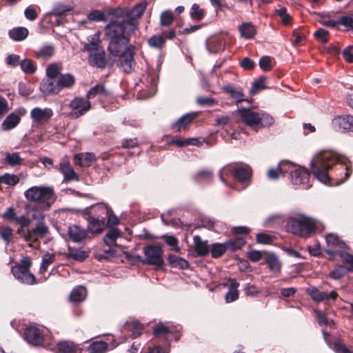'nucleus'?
<instances>
[{
    "label": "nucleus",
    "instance_id": "obj_1",
    "mask_svg": "<svg viewBox=\"0 0 353 353\" xmlns=\"http://www.w3.org/2000/svg\"><path fill=\"white\" fill-rule=\"evenodd\" d=\"M119 21L111 19L105 28V35L109 39L108 50L114 57L122 54L125 51L133 48L125 35V27L119 23Z\"/></svg>",
    "mask_w": 353,
    "mask_h": 353
},
{
    "label": "nucleus",
    "instance_id": "obj_2",
    "mask_svg": "<svg viewBox=\"0 0 353 353\" xmlns=\"http://www.w3.org/2000/svg\"><path fill=\"white\" fill-rule=\"evenodd\" d=\"M345 163L338 155L332 151H321L311 160L310 167L314 176L321 182L329 181L328 169L336 163Z\"/></svg>",
    "mask_w": 353,
    "mask_h": 353
},
{
    "label": "nucleus",
    "instance_id": "obj_3",
    "mask_svg": "<svg viewBox=\"0 0 353 353\" xmlns=\"http://www.w3.org/2000/svg\"><path fill=\"white\" fill-rule=\"evenodd\" d=\"M233 115L238 117L237 121L243 122L255 130L270 126L274 123V119L270 114L251 109H239Z\"/></svg>",
    "mask_w": 353,
    "mask_h": 353
},
{
    "label": "nucleus",
    "instance_id": "obj_4",
    "mask_svg": "<svg viewBox=\"0 0 353 353\" xmlns=\"http://www.w3.org/2000/svg\"><path fill=\"white\" fill-rule=\"evenodd\" d=\"M24 196L30 202L42 205L45 209H49L57 199L51 186H32L25 191Z\"/></svg>",
    "mask_w": 353,
    "mask_h": 353
},
{
    "label": "nucleus",
    "instance_id": "obj_5",
    "mask_svg": "<svg viewBox=\"0 0 353 353\" xmlns=\"http://www.w3.org/2000/svg\"><path fill=\"white\" fill-rule=\"evenodd\" d=\"M287 230L299 236L307 237L314 232L316 223L311 218L300 215L290 219L287 223Z\"/></svg>",
    "mask_w": 353,
    "mask_h": 353
},
{
    "label": "nucleus",
    "instance_id": "obj_6",
    "mask_svg": "<svg viewBox=\"0 0 353 353\" xmlns=\"http://www.w3.org/2000/svg\"><path fill=\"white\" fill-rule=\"evenodd\" d=\"M147 3L141 2L138 3L133 9L128 10L126 9H118L114 12V18L112 20L119 21L126 28L127 26L131 27L130 30L133 31L136 27L134 21L140 18L146 9Z\"/></svg>",
    "mask_w": 353,
    "mask_h": 353
},
{
    "label": "nucleus",
    "instance_id": "obj_7",
    "mask_svg": "<svg viewBox=\"0 0 353 353\" xmlns=\"http://www.w3.org/2000/svg\"><path fill=\"white\" fill-rule=\"evenodd\" d=\"M1 216L7 221L14 222L21 228H27L30 226L32 219L36 221L37 223L43 222L46 216L42 211L37 210L32 214V219H30L24 214L18 215L13 207H9L3 213Z\"/></svg>",
    "mask_w": 353,
    "mask_h": 353
},
{
    "label": "nucleus",
    "instance_id": "obj_8",
    "mask_svg": "<svg viewBox=\"0 0 353 353\" xmlns=\"http://www.w3.org/2000/svg\"><path fill=\"white\" fill-rule=\"evenodd\" d=\"M22 238L28 243V245L33 248H38L40 245L39 239L43 238L49 233V229L44 222L37 223L36 226L27 230L19 231Z\"/></svg>",
    "mask_w": 353,
    "mask_h": 353
},
{
    "label": "nucleus",
    "instance_id": "obj_9",
    "mask_svg": "<svg viewBox=\"0 0 353 353\" xmlns=\"http://www.w3.org/2000/svg\"><path fill=\"white\" fill-rule=\"evenodd\" d=\"M32 261L29 257H24L19 265L12 268V273L14 278L21 283L32 285L35 283L34 275L30 272Z\"/></svg>",
    "mask_w": 353,
    "mask_h": 353
},
{
    "label": "nucleus",
    "instance_id": "obj_10",
    "mask_svg": "<svg viewBox=\"0 0 353 353\" xmlns=\"http://www.w3.org/2000/svg\"><path fill=\"white\" fill-rule=\"evenodd\" d=\"M251 174L252 170L249 166L236 167L227 165L220 171V178L224 182V176L231 174L235 180L243 183L250 179Z\"/></svg>",
    "mask_w": 353,
    "mask_h": 353
},
{
    "label": "nucleus",
    "instance_id": "obj_11",
    "mask_svg": "<svg viewBox=\"0 0 353 353\" xmlns=\"http://www.w3.org/2000/svg\"><path fill=\"white\" fill-rule=\"evenodd\" d=\"M143 264L155 265L157 268L163 265V250L161 247L153 245L145 246L143 248Z\"/></svg>",
    "mask_w": 353,
    "mask_h": 353
},
{
    "label": "nucleus",
    "instance_id": "obj_12",
    "mask_svg": "<svg viewBox=\"0 0 353 353\" xmlns=\"http://www.w3.org/2000/svg\"><path fill=\"white\" fill-rule=\"evenodd\" d=\"M291 174L292 182L296 185H303L305 188L311 186L310 184V174L302 167H297L292 164V167H288Z\"/></svg>",
    "mask_w": 353,
    "mask_h": 353
},
{
    "label": "nucleus",
    "instance_id": "obj_13",
    "mask_svg": "<svg viewBox=\"0 0 353 353\" xmlns=\"http://www.w3.org/2000/svg\"><path fill=\"white\" fill-rule=\"evenodd\" d=\"M53 116V111L50 108L36 107L32 109L30 117L32 122L36 125H41L50 121Z\"/></svg>",
    "mask_w": 353,
    "mask_h": 353
},
{
    "label": "nucleus",
    "instance_id": "obj_14",
    "mask_svg": "<svg viewBox=\"0 0 353 353\" xmlns=\"http://www.w3.org/2000/svg\"><path fill=\"white\" fill-rule=\"evenodd\" d=\"M70 107L71 108L70 117L77 119L88 112L91 108V104L89 101L85 100L82 97H76L70 101Z\"/></svg>",
    "mask_w": 353,
    "mask_h": 353
},
{
    "label": "nucleus",
    "instance_id": "obj_15",
    "mask_svg": "<svg viewBox=\"0 0 353 353\" xmlns=\"http://www.w3.org/2000/svg\"><path fill=\"white\" fill-rule=\"evenodd\" d=\"M307 294L310 296L312 300L316 303H320L325 301L335 300L338 296L337 293L335 291L330 292H321L316 287H309L307 289Z\"/></svg>",
    "mask_w": 353,
    "mask_h": 353
},
{
    "label": "nucleus",
    "instance_id": "obj_16",
    "mask_svg": "<svg viewBox=\"0 0 353 353\" xmlns=\"http://www.w3.org/2000/svg\"><path fill=\"white\" fill-rule=\"evenodd\" d=\"M26 112V109L22 108L9 114L2 123V128L9 130L15 128L20 122L21 116L25 115Z\"/></svg>",
    "mask_w": 353,
    "mask_h": 353
},
{
    "label": "nucleus",
    "instance_id": "obj_17",
    "mask_svg": "<svg viewBox=\"0 0 353 353\" xmlns=\"http://www.w3.org/2000/svg\"><path fill=\"white\" fill-rule=\"evenodd\" d=\"M225 38L224 35H215L206 41V47L211 53H216L225 48Z\"/></svg>",
    "mask_w": 353,
    "mask_h": 353
},
{
    "label": "nucleus",
    "instance_id": "obj_18",
    "mask_svg": "<svg viewBox=\"0 0 353 353\" xmlns=\"http://www.w3.org/2000/svg\"><path fill=\"white\" fill-rule=\"evenodd\" d=\"M119 57V67L125 72H132L134 62L133 48L125 51L123 54L117 56Z\"/></svg>",
    "mask_w": 353,
    "mask_h": 353
},
{
    "label": "nucleus",
    "instance_id": "obj_19",
    "mask_svg": "<svg viewBox=\"0 0 353 353\" xmlns=\"http://www.w3.org/2000/svg\"><path fill=\"white\" fill-rule=\"evenodd\" d=\"M59 170L63 175L65 181H78L79 176L71 166L70 162L66 159H62L59 165Z\"/></svg>",
    "mask_w": 353,
    "mask_h": 353
},
{
    "label": "nucleus",
    "instance_id": "obj_20",
    "mask_svg": "<svg viewBox=\"0 0 353 353\" xmlns=\"http://www.w3.org/2000/svg\"><path fill=\"white\" fill-rule=\"evenodd\" d=\"M68 234L73 242L81 243L87 238L88 230L77 225H72L68 228Z\"/></svg>",
    "mask_w": 353,
    "mask_h": 353
},
{
    "label": "nucleus",
    "instance_id": "obj_21",
    "mask_svg": "<svg viewBox=\"0 0 353 353\" xmlns=\"http://www.w3.org/2000/svg\"><path fill=\"white\" fill-rule=\"evenodd\" d=\"M88 222V232L92 234H99L103 232L105 228V221L103 217L99 218L95 217L92 215H89L87 218Z\"/></svg>",
    "mask_w": 353,
    "mask_h": 353
},
{
    "label": "nucleus",
    "instance_id": "obj_22",
    "mask_svg": "<svg viewBox=\"0 0 353 353\" xmlns=\"http://www.w3.org/2000/svg\"><path fill=\"white\" fill-rule=\"evenodd\" d=\"M88 52L89 63H90V65L101 68L105 66V53L103 48L95 50L94 52Z\"/></svg>",
    "mask_w": 353,
    "mask_h": 353
},
{
    "label": "nucleus",
    "instance_id": "obj_23",
    "mask_svg": "<svg viewBox=\"0 0 353 353\" xmlns=\"http://www.w3.org/2000/svg\"><path fill=\"white\" fill-rule=\"evenodd\" d=\"M350 119H352V115H341L333 119L332 124L333 128L339 132H347L350 130Z\"/></svg>",
    "mask_w": 353,
    "mask_h": 353
},
{
    "label": "nucleus",
    "instance_id": "obj_24",
    "mask_svg": "<svg viewBox=\"0 0 353 353\" xmlns=\"http://www.w3.org/2000/svg\"><path fill=\"white\" fill-rule=\"evenodd\" d=\"M26 340L34 345H39L43 341V336L39 329L35 327H30L24 332Z\"/></svg>",
    "mask_w": 353,
    "mask_h": 353
},
{
    "label": "nucleus",
    "instance_id": "obj_25",
    "mask_svg": "<svg viewBox=\"0 0 353 353\" xmlns=\"http://www.w3.org/2000/svg\"><path fill=\"white\" fill-rule=\"evenodd\" d=\"M40 90L46 95L57 94L59 92L57 82L52 78H47L42 81Z\"/></svg>",
    "mask_w": 353,
    "mask_h": 353
},
{
    "label": "nucleus",
    "instance_id": "obj_26",
    "mask_svg": "<svg viewBox=\"0 0 353 353\" xmlns=\"http://www.w3.org/2000/svg\"><path fill=\"white\" fill-rule=\"evenodd\" d=\"M196 116L197 114L196 112L186 114L174 122L172 125V128L177 132L185 130L186 127L196 117Z\"/></svg>",
    "mask_w": 353,
    "mask_h": 353
},
{
    "label": "nucleus",
    "instance_id": "obj_27",
    "mask_svg": "<svg viewBox=\"0 0 353 353\" xmlns=\"http://www.w3.org/2000/svg\"><path fill=\"white\" fill-rule=\"evenodd\" d=\"M74 161L81 167H90L96 161V157L93 153L81 152L74 155Z\"/></svg>",
    "mask_w": 353,
    "mask_h": 353
},
{
    "label": "nucleus",
    "instance_id": "obj_28",
    "mask_svg": "<svg viewBox=\"0 0 353 353\" xmlns=\"http://www.w3.org/2000/svg\"><path fill=\"white\" fill-rule=\"evenodd\" d=\"M102 48L99 32H96L90 35L88 39V42L85 43L83 45V50L87 52H94Z\"/></svg>",
    "mask_w": 353,
    "mask_h": 353
},
{
    "label": "nucleus",
    "instance_id": "obj_29",
    "mask_svg": "<svg viewBox=\"0 0 353 353\" xmlns=\"http://www.w3.org/2000/svg\"><path fill=\"white\" fill-rule=\"evenodd\" d=\"M194 250L198 256H206L210 252V246L208 241H203L199 236H194L193 238Z\"/></svg>",
    "mask_w": 353,
    "mask_h": 353
},
{
    "label": "nucleus",
    "instance_id": "obj_30",
    "mask_svg": "<svg viewBox=\"0 0 353 353\" xmlns=\"http://www.w3.org/2000/svg\"><path fill=\"white\" fill-rule=\"evenodd\" d=\"M239 30L241 36L246 39L253 38L256 33L255 26L250 22L243 23L239 26Z\"/></svg>",
    "mask_w": 353,
    "mask_h": 353
},
{
    "label": "nucleus",
    "instance_id": "obj_31",
    "mask_svg": "<svg viewBox=\"0 0 353 353\" xmlns=\"http://www.w3.org/2000/svg\"><path fill=\"white\" fill-rule=\"evenodd\" d=\"M59 92L64 88H72L75 82V79L71 74H60L57 81Z\"/></svg>",
    "mask_w": 353,
    "mask_h": 353
},
{
    "label": "nucleus",
    "instance_id": "obj_32",
    "mask_svg": "<svg viewBox=\"0 0 353 353\" xmlns=\"http://www.w3.org/2000/svg\"><path fill=\"white\" fill-rule=\"evenodd\" d=\"M55 47L52 44H46L34 51L37 58L47 59L52 57L54 54Z\"/></svg>",
    "mask_w": 353,
    "mask_h": 353
},
{
    "label": "nucleus",
    "instance_id": "obj_33",
    "mask_svg": "<svg viewBox=\"0 0 353 353\" xmlns=\"http://www.w3.org/2000/svg\"><path fill=\"white\" fill-rule=\"evenodd\" d=\"M8 34L12 40L21 41L27 38L28 30L24 27L14 28L9 31Z\"/></svg>",
    "mask_w": 353,
    "mask_h": 353
},
{
    "label": "nucleus",
    "instance_id": "obj_34",
    "mask_svg": "<svg viewBox=\"0 0 353 353\" xmlns=\"http://www.w3.org/2000/svg\"><path fill=\"white\" fill-rule=\"evenodd\" d=\"M288 167H292V164L289 162H283L275 169H270L268 172V176L270 179H276L279 177L281 172H288Z\"/></svg>",
    "mask_w": 353,
    "mask_h": 353
},
{
    "label": "nucleus",
    "instance_id": "obj_35",
    "mask_svg": "<svg viewBox=\"0 0 353 353\" xmlns=\"http://www.w3.org/2000/svg\"><path fill=\"white\" fill-rule=\"evenodd\" d=\"M110 92L105 89L103 84H97L95 86L91 88L87 92L86 97L88 99H93L98 95L108 96Z\"/></svg>",
    "mask_w": 353,
    "mask_h": 353
},
{
    "label": "nucleus",
    "instance_id": "obj_36",
    "mask_svg": "<svg viewBox=\"0 0 353 353\" xmlns=\"http://www.w3.org/2000/svg\"><path fill=\"white\" fill-rule=\"evenodd\" d=\"M125 328L130 332V336L133 338L139 336L143 330V325L137 321H128L125 325Z\"/></svg>",
    "mask_w": 353,
    "mask_h": 353
},
{
    "label": "nucleus",
    "instance_id": "obj_37",
    "mask_svg": "<svg viewBox=\"0 0 353 353\" xmlns=\"http://www.w3.org/2000/svg\"><path fill=\"white\" fill-rule=\"evenodd\" d=\"M86 296V289L83 286H79L73 289L70 295L72 302H81L84 300Z\"/></svg>",
    "mask_w": 353,
    "mask_h": 353
},
{
    "label": "nucleus",
    "instance_id": "obj_38",
    "mask_svg": "<svg viewBox=\"0 0 353 353\" xmlns=\"http://www.w3.org/2000/svg\"><path fill=\"white\" fill-rule=\"evenodd\" d=\"M223 90L229 94L232 98L235 99L236 102L243 101V93L241 88H234L230 85H227L223 88Z\"/></svg>",
    "mask_w": 353,
    "mask_h": 353
},
{
    "label": "nucleus",
    "instance_id": "obj_39",
    "mask_svg": "<svg viewBox=\"0 0 353 353\" xmlns=\"http://www.w3.org/2000/svg\"><path fill=\"white\" fill-rule=\"evenodd\" d=\"M121 235V234L118 230L113 229L105 235L103 241L109 247L116 246V241Z\"/></svg>",
    "mask_w": 353,
    "mask_h": 353
},
{
    "label": "nucleus",
    "instance_id": "obj_40",
    "mask_svg": "<svg viewBox=\"0 0 353 353\" xmlns=\"http://www.w3.org/2000/svg\"><path fill=\"white\" fill-rule=\"evenodd\" d=\"M227 250L225 242L224 243H213L210 246V252L213 258L220 257Z\"/></svg>",
    "mask_w": 353,
    "mask_h": 353
},
{
    "label": "nucleus",
    "instance_id": "obj_41",
    "mask_svg": "<svg viewBox=\"0 0 353 353\" xmlns=\"http://www.w3.org/2000/svg\"><path fill=\"white\" fill-rule=\"evenodd\" d=\"M94 209L99 210L100 212H101L102 214H108V218L107 225L108 227H113V226L117 225L119 223L118 218L112 214H109V212H108L107 208L104 205H99L96 206Z\"/></svg>",
    "mask_w": 353,
    "mask_h": 353
},
{
    "label": "nucleus",
    "instance_id": "obj_42",
    "mask_svg": "<svg viewBox=\"0 0 353 353\" xmlns=\"http://www.w3.org/2000/svg\"><path fill=\"white\" fill-rule=\"evenodd\" d=\"M59 353H80L79 349L72 343L61 342L58 344Z\"/></svg>",
    "mask_w": 353,
    "mask_h": 353
},
{
    "label": "nucleus",
    "instance_id": "obj_43",
    "mask_svg": "<svg viewBox=\"0 0 353 353\" xmlns=\"http://www.w3.org/2000/svg\"><path fill=\"white\" fill-rule=\"evenodd\" d=\"M108 344L101 341H97L91 343L87 349L88 353H103L106 351Z\"/></svg>",
    "mask_w": 353,
    "mask_h": 353
},
{
    "label": "nucleus",
    "instance_id": "obj_44",
    "mask_svg": "<svg viewBox=\"0 0 353 353\" xmlns=\"http://www.w3.org/2000/svg\"><path fill=\"white\" fill-rule=\"evenodd\" d=\"M205 14V11L197 3H193L190 12V16L192 19L201 21Z\"/></svg>",
    "mask_w": 353,
    "mask_h": 353
},
{
    "label": "nucleus",
    "instance_id": "obj_45",
    "mask_svg": "<svg viewBox=\"0 0 353 353\" xmlns=\"http://www.w3.org/2000/svg\"><path fill=\"white\" fill-rule=\"evenodd\" d=\"M19 65L21 70L26 74H33L37 70L36 64L30 59H21Z\"/></svg>",
    "mask_w": 353,
    "mask_h": 353
},
{
    "label": "nucleus",
    "instance_id": "obj_46",
    "mask_svg": "<svg viewBox=\"0 0 353 353\" xmlns=\"http://www.w3.org/2000/svg\"><path fill=\"white\" fill-rule=\"evenodd\" d=\"M266 263L272 272H279L281 269L280 262L277 256L273 253L267 255Z\"/></svg>",
    "mask_w": 353,
    "mask_h": 353
},
{
    "label": "nucleus",
    "instance_id": "obj_47",
    "mask_svg": "<svg viewBox=\"0 0 353 353\" xmlns=\"http://www.w3.org/2000/svg\"><path fill=\"white\" fill-rule=\"evenodd\" d=\"M325 240L328 245L334 248H343L345 246V243L340 240L339 236L332 233L326 235Z\"/></svg>",
    "mask_w": 353,
    "mask_h": 353
},
{
    "label": "nucleus",
    "instance_id": "obj_48",
    "mask_svg": "<svg viewBox=\"0 0 353 353\" xmlns=\"http://www.w3.org/2000/svg\"><path fill=\"white\" fill-rule=\"evenodd\" d=\"M165 44L164 38L160 34H155L148 39V45L154 48L161 50Z\"/></svg>",
    "mask_w": 353,
    "mask_h": 353
},
{
    "label": "nucleus",
    "instance_id": "obj_49",
    "mask_svg": "<svg viewBox=\"0 0 353 353\" xmlns=\"http://www.w3.org/2000/svg\"><path fill=\"white\" fill-rule=\"evenodd\" d=\"M61 68V65L57 63H53L49 65L46 69V75L48 78L55 79L59 77Z\"/></svg>",
    "mask_w": 353,
    "mask_h": 353
},
{
    "label": "nucleus",
    "instance_id": "obj_50",
    "mask_svg": "<svg viewBox=\"0 0 353 353\" xmlns=\"http://www.w3.org/2000/svg\"><path fill=\"white\" fill-rule=\"evenodd\" d=\"M54 260L55 255L54 254L49 252L46 253L42 259V262L40 267V272H45L48 270V266L52 264Z\"/></svg>",
    "mask_w": 353,
    "mask_h": 353
},
{
    "label": "nucleus",
    "instance_id": "obj_51",
    "mask_svg": "<svg viewBox=\"0 0 353 353\" xmlns=\"http://www.w3.org/2000/svg\"><path fill=\"white\" fill-rule=\"evenodd\" d=\"M174 21L173 12L170 10H165L160 15V26H169Z\"/></svg>",
    "mask_w": 353,
    "mask_h": 353
},
{
    "label": "nucleus",
    "instance_id": "obj_52",
    "mask_svg": "<svg viewBox=\"0 0 353 353\" xmlns=\"http://www.w3.org/2000/svg\"><path fill=\"white\" fill-rule=\"evenodd\" d=\"M72 7L65 6L62 3H57L54 6L52 11L49 13V14L61 17L65 14V13L72 10Z\"/></svg>",
    "mask_w": 353,
    "mask_h": 353
},
{
    "label": "nucleus",
    "instance_id": "obj_53",
    "mask_svg": "<svg viewBox=\"0 0 353 353\" xmlns=\"http://www.w3.org/2000/svg\"><path fill=\"white\" fill-rule=\"evenodd\" d=\"M13 236V230L11 228L7 226L0 228V236L6 244L12 242Z\"/></svg>",
    "mask_w": 353,
    "mask_h": 353
},
{
    "label": "nucleus",
    "instance_id": "obj_54",
    "mask_svg": "<svg viewBox=\"0 0 353 353\" xmlns=\"http://www.w3.org/2000/svg\"><path fill=\"white\" fill-rule=\"evenodd\" d=\"M6 162L12 165H21L22 163V159L20 157L19 154L17 152L14 153H6L5 157Z\"/></svg>",
    "mask_w": 353,
    "mask_h": 353
},
{
    "label": "nucleus",
    "instance_id": "obj_55",
    "mask_svg": "<svg viewBox=\"0 0 353 353\" xmlns=\"http://www.w3.org/2000/svg\"><path fill=\"white\" fill-rule=\"evenodd\" d=\"M228 249L234 250L241 248L245 243L242 237H237L234 240H230L225 242Z\"/></svg>",
    "mask_w": 353,
    "mask_h": 353
},
{
    "label": "nucleus",
    "instance_id": "obj_56",
    "mask_svg": "<svg viewBox=\"0 0 353 353\" xmlns=\"http://www.w3.org/2000/svg\"><path fill=\"white\" fill-rule=\"evenodd\" d=\"M265 77H261L257 81L253 83L252 86L250 89V93L252 94H255L260 92L261 90L265 88Z\"/></svg>",
    "mask_w": 353,
    "mask_h": 353
},
{
    "label": "nucleus",
    "instance_id": "obj_57",
    "mask_svg": "<svg viewBox=\"0 0 353 353\" xmlns=\"http://www.w3.org/2000/svg\"><path fill=\"white\" fill-rule=\"evenodd\" d=\"M161 238L164 239L165 243L170 246L173 250L176 252L180 251V248L178 245V240L174 236L164 234Z\"/></svg>",
    "mask_w": 353,
    "mask_h": 353
},
{
    "label": "nucleus",
    "instance_id": "obj_58",
    "mask_svg": "<svg viewBox=\"0 0 353 353\" xmlns=\"http://www.w3.org/2000/svg\"><path fill=\"white\" fill-rule=\"evenodd\" d=\"M21 57L18 54H10L7 55L5 59L6 63L10 67H16L20 65Z\"/></svg>",
    "mask_w": 353,
    "mask_h": 353
},
{
    "label": "nucleus",
    "instance_id": "obj_59",
    "mask_svg": "<svg viewBox=\"0 0 353 353\" xmlns=\"http://www.w3.org/2000/svg\"><path fill=\"white\" fill-rule=\"evenodd\" d=\"M347 272V269L346 268L339 265L330 273V276L334 279H339L342 278Z\"/></svg>",
    "mask_w": 353,
    "mask_h": 353
},
{
    "label": "nucleus",
    "instance_id": "obj_60",
    "mask_svg": "<svg viewBox=\"0 0 353 353\" xmlns=\"http://www.w3.org/2000/svg\"><path fill=\"white\" fill-rule=\"evenodd\" d=\"M68 256L70 258L77 261H82L88 256L86 252L81 250H70Z\"/></svg>",
    "mask_w": 353,
    "mask_h": 353
},
{
    "label": "nucleus",
    "instance_id": "obj_61",
    "mask_svg": "<svg viewBox=\"0 0 353 353\" xmlns=\"http://www.w3.org/2000/svg\"><path fill=\"white\" fill-rule=\"evenodd\" d=\"M338 23L347 30H353V18L350 16L342 17L338 20Z\"/></svg>",
    "mask_w": 353,
    "mask_h": 353
},
{
    "label": "nucleus",
    "instance_id": "obj_62",
    "mask_svg": "<svg viewBox=\"0 0 353 353\" xmlns=\"http://www.w3.org/2000/svg\"><path fill=\"white\" fill-rule=\"evenodd\" d=\"M89 20L95 21H102L105 19V14L100 10H94L91 12L88 15Z\"/></svg>",
    "mask_w": 353,
    "mask_h": 353
},
{
    "label": "nucleus",
    "instance_id": "obj_63",
    "mask_svg": "<svg viewBox=\"0 0 353 353\" xmlns=\"http://www.w3.org/2000/svg\"><path fill=\"white\" fill-rule=\"evenodd\" d=\"M331 348L336 353H352L349 349L344 346L340 341H336Z\"/></svg>",
    "mask_w": 353,
    "mask_h": 353
},
{
    "label": "nucleus",
    "instance_id": "obj_64",
    "mask_svg": "<svg viewBox=\"0 0 353 353\" xmlns=\"http://www.w3.org/2000/svg\"><path fill=\"white\" fill-rule=\"evenodd\" d=\"M256 240L259 243L263 244H271L273 242L272 236L265 233L257 234Z\"/></svg>",
    "mask_w": 353,
    "mask_h": 353
}]
</instances>
